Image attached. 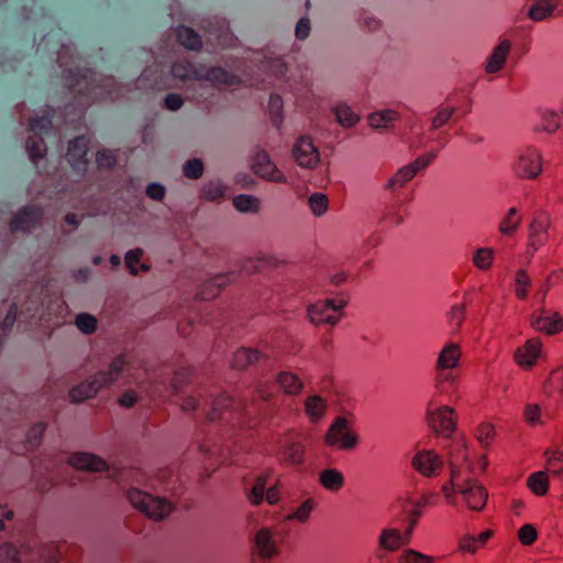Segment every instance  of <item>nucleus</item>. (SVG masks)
I'll use <instances>...</instances> for the list:
<instances>
[{
    "mask_svg": "<svg viewBox=\"0 0 563 563\" xmlns=\"http://www.w3.org/2000/svg\"><path fill=\"white\" fill-rule=\"evenodd\" d=\"M125 366L123 355L115 356L106 372H98L85 382L71 387L68 393L70 402L80 404L93 398L102 388L110 387L120 377Z\"/></svg>",
    "mask_w": 563,
    "mask_h": 563,
    "instance_id": "nucleus-1",
    "label": "nucleus"
},
{
    "mask_svg": "<svg viewBox=\"0 0 563 563\" xmlns=\"http://www.w3.org/2000/svg\"><path fill=\"white\" fill-rule=\"evenodd\" d=\"M132 506L153 520H162L173 511V506L165 499L154 497L137 488L128 492Z\"/></svg>",
    "mask_w": 563,
    "mask_h": 563,
    "instance_id": "nucleus-2",
    "label": "nucleus"
},
{
    "mask_svg": "<svg viewBox=\"0 0 563 563\" xmlns=\"http://www.w3.org/2000/svg\"><path fill=\"white\" fill-rule=\"evenodd\" d=\"M471 111V101L463 93H453L442 103L431 121V129L438 130L445 125L453 117L461 118Z\"/></svg>",
    "mask_w": 563,
    "mask_h": 563,
    "instance_id": "nucleus-3",
    "label": "nucleus"
},
{
    "mask_svg": "<svg viewBox=\"0 0 563 563\" xmlns=\"http://www.w3.org/2000/svg\"><path fill=\"white\" fill-rule=\"evenodd\" d=\"M44 220V209L37 205H26L19 208L9 221V230L12 234L18 232L31 233L41 227Z\"/></svg>",
    "mask_w": 563,
    "mask_h": 563,
    "instance_id": "nucleus-4",
    "label": "nucleus"
},
{
    "mask_svg": "<svg viewBox=\"0 0 563 563\" xmlns=\"http://www.w3.org/2000/svg\"><path fill=\"white\" fill-rule=\"evenodd\" d=\"M251 169L260 178L276 184H287V177L283 170L272 161L267 151L260 148L251 158Z\"/></svg>",
    "mask_w": 563,
    "mask_h": 563,
    "instance_id": "nucleus-5",
    "label": "nucleus"
},
{
    "mask_svg": "<svg viewBox=\"0 0 563 563\" xmlns=\"http://www.w3.org/2000/svg\"><path fill=\"white\" fill-rule=\"evenodd\" d=\"M291 155L301 168L314 169L320 163L319 150L307 135H301L295 141Z\"/></svg>",
    "mask_w": 563,
    "mask_h": 563,
    "instance_id": "nucleus-6",
    "label": "nucleus"
},
{
    "mask_svg": "<svg viewBox=\"0 0 563 563\" xmlns=\"http://www.w3.org/2000/svg\"><path fill=\"white\" fill-rule=\"evenodd\" d=\"M357 435L347 429V421L343 417H336L330 429L328 430L324 442L329 446H339L340 449L350 450L357 444Z\"/></svg>",
    "mask_w": 563,
    "mask_h": 563,
    "instance_id": "nucleus-7",
    "label": "nucleus"
},
{
    "mask_svg": "<svg viewBox=\"0 0 563 563\" xmlns=\"http://www.w3.org/2000/svg\"><path fill=\"white\" fill-rule=\"evenodd\" d=\"M202 81H208L213 88L218 90L239 88L243 84L241 77L234 73H231L221 66L206 65H203Z\"/></svg>",
    "mask_w": 563,
    "mask_h": 563,
    "instance_id": "nucleus-8",
    "label": "nucleus"
},
{
    "mask_svg": "<svg viewBox=\"0 0 563 563\" xmlns=\"http://www.w3.org/2000/svg\"><path fill=\"white\" fill-rule=\"evenodd\" d=\"M345 303L341 300L339 305H334L333 300L328 299L311 305L308 309L311 322L318 325L325 323L334 325L340 320V309Z\"/></svg>",
    "mask_w": 563,
    "mask_h": 563,
    "instance_id": "nucleus-9",
    "label": "nucleus"
},
{
    "mask_svg": "<svg viewBox=\"0 0 563 563\" xmlns=\"http://www.w3.org/2000/svg\"><path fill=\"white\" fill-rule=\"evenodd\" d=\"M551 216L548 211L537 210L533 212L532 221L529 227V245L538 250L549 240V229L551 227Z\"/></svg>",
    "mask_w": 563,
    "mask_h": 563,
    "instance_id": "nucleus-10",
    "label": "nucleus"
},
{
    "mask_svg": "<svg viewBox=\"0 0 563 563\" xmlns=\"http://www.w3.org/2000/svg\"><path fill=\"white\" fill-rule=\"evenodd\" d=\"M456 413L448 406L438 408L435 411H429L428 422L429 426L437 433L450 435L456 427Z\"/></svg>",
    "mask_w": 563,
    "mask_h": 563,
    "instance_id": "nucleus-11",
    "label": "nucleus"
},
{
    "mask_svg": "<svg viewBox=\"0 0 563 563\" xmlns=\"http://www.w3.org/2000/svg\"><path fill=\"white\" fill-rule=\"evenodd\" d=\"M412 467L426 477L438 475L443 468L441 456L433 450L418 452L411 461Z\"/></svg>",
    "mask_w": 563,
    "mask_h": 563,
    "instance_id": "nucleus-12",
    "label": "nucleus"
},
{
    "mask_svg": "<svg viewBox=\"0 0 563 563\" xmlns=\"http://www.w3.org/2000/svg\"><path fill=\"white\" fill-rule=\"evenodd\" d=\"M541 170L542 158L537 151L528 150L525 154L519 156L515 165L517 176L525 179L537 178Z\"/></svg>",
    "mask_w": 563,
    "mask_h": 563,
    "instance_id": "nucleus-13",
    "label": "nucleus"
},
{
    "mask_svg": "<svg viewBox=\"0 0 563 563\" xmlns=\"http://www.w3.org/2000/svg\"><path fill=\"white\" fill-rule=\"evenodd\" d=\"M459 494L463 496L467 507L474 511H481L485 507L488 498L486 488L471 481H466L463 484Z\"/></svg>",
    "mask_w": 563,
    "mask_h": 563,
    "instance_id": "nucleus-14",
    "label": "nucleus"
},
{
    "mask_svg": "<svg viewBox=\"0 0 563 563\" xmlns=\"http://www.w3.org/2000/svg\"><path fill=\"white\" fill-rule=\"evenodd\" d=\"M63 553H65L66 560L74 562L76 558L80 556V549L75 545H67L65 542H52L42 547L40 555L44 563H56Z\"/></svg>",
    "mask_w": 563,
    "mask_h": 563,
    "instance_id": "nucleus-15",
    "label": "nucleus"
},
{
    "mask_svg": "<svg viewBox=\"0 0 563 563\" xmlns=\"http://www.w3.org/2000/svg\"><path fill=\"white\" fill-rule=\"evenodd\" d=\"M203 64L196 65L189 59H178L173 63L170 74L175 79L183 82L202 81Z\"/></svg>",
    "mask_w": 563,
    "mask_h": 563,
    "instance_id": "nucleus-16",
    "label": "nucleus"
},
{
    "mask_svg": "<svg viewBox=\"0 0 563 563\" xmlns=\"http://www.w3.org/2000/svg\"><path fill=\"white\" fill-rule=\"evenodd\" d=\"M89 150V140L81 135L68 142L66 158L75 168H86L88 165L87 154Z\"/></svg>",
    "mask_w": 563,
    "mask_h": 563,
    "instance_id": "nucleus-17",
    "label": "nucleus"
},
{
    "mask_svg": "<svg viewBox=\"0 0 563 563\" xmlns=\"http://www.w3.org/2000/svg\"><path fill=\"white\" fill-rule=\"evenodd\" d=\"M541 340L539 338L529 339L522 346H519L515 352L516 363L525 368H531L540 356Z\"/></svg>",
    "mask_w": 563,
    "mask_h": 563,
    "instance_id": "nucleus-18",
    "label": "nucleus"
},
{
    "mask_svg": "<svg viewBox=\"0 0 563 563\" xmlns=\"http://www.w3.org/2000/svg\"><path fill=\"white\" fill-rule=\"evenodd\" d=\"M69 465L79 471L87 472H104L108 470V463L92 454L86 452H77L70 455Z\"/></svg>",
    "mask_w": 563,
    "mask_h": 563,
    "instance_id": "nucleus-19",
    "label": "nucleus"
},
{
    "mask_svg": "<svg viewBox=\"0 0 563 563\" xmlns=\"http://www.w3.org/2000/svg\"><path fill=\"white\" fill-rule=\"evenodd\" d=\"M510 48L511 42L508 38L501 40L489 55L485 70L488 74H495L501 70L509 55Z\"/></svg>",
    "mask_w": 563,
    "mask_h": 563,
    "instance_id": "nucleus-20",
    "label": "nucleus"
},
{
    "mask_svg": "<svg viewBox=\"0 0 563 563\" xmlns=\"http://www.w3.org/2000/svg\"><path fill=\"white\" fill-rule=\"evenodd\" d=\"M229 188L220 180H209L202 185L199 199L202 201L221 203L228 196Z\"/></svg>",
    "mask_w": 563,
    "mask_h": 563,
    "instance_id": "nucleus-21",
    "label": "nucleus"
},
{
    "mask_svg": "<svg viewBox=\"0 0 563 563\" xmlns=\"http://www.w3.org/2000/svg\"><path fill=\"white\" fill-rule=\"evenodd\" d=\"M462 351L459 344L448 343L439 354L437 361V371L455 368L461 360Z\"/></svg>",
    "mask_w": 563,
    "mask_h": 563,
    "instance_id": "nucleus-22",
    "label": "nucleus"
},
{
    "mask_svg": "<svg viewBox=\"0 0 563 563\" xmlns=\"http://www.w3.org/2000/svg\"><path fill=\"white\" fill-rule=\"evenodd\" d=\"M176 41L188 51H200L202 48L201 36L192 29L186 25H178L175 29Z\"/></svg>",
    "mask_w": 563,
    "mask_h": 563,
    "instance_id": "nucleus-23",
    "label": "nucleus"
},
{
    "mask_svg": "<svg viewBox=\"0 0 563 563\" xmlns=\"http://www.w3.org/2000/svg\"><path fill=\"white\" fill-rule=\"evenodd\" d=\"M531 324L536 330L547 334H555L563 330V319L558 312L552 316L533 317Z\"/></svg>",
    "mask_w": 563,
    "mask_h": 563,
    "instance_id": "nucleus-24",
    "label": "nucleus"
},
{
    "mask_svg": "<svg viewBox=\"0 0 563 563\" xmlns=\"http://www.w3.org/2000/svg\"><path fill=\"white\" fill-rule=\"evenodd\" d=\"M264 355L256 349L241 347L232 357V367L243 371L250 365L257 363Z\"/></svg>",
    "mask_w": 563,
    "mask_h": 563,
    "instance_id": "nucleus-25",
    "label": "nucleus"
},
{
    "mask_svg": "<svg viewBox=\"0 0 563 563\" xmlns=\"http://www.w3.org/2000/svg\"><path fill=\"white\" fill-rule=\"evenodd\" d=\"M255 547L262 559H269L277 554V549L272 541V533L268 529H261L255 536Z\"/></svg>",
    "mask_w": 563,
    "mask_h": 563,
    "instance_id": "nucleus-26",
    "label": "nucleus"
},
{
    "mask_svg": "<svg viewBox=\"0 0 563 563\" xmlns=\"http://www.w3.org/2000/svg\"><path fill=\"white\" fill-rule=\"evenodd\" d=\"M233 402V398L229 395L222 394L218 396L210 405L209 410L206 411V419L208 421L221 419L224 412L232 408Z\"/></svg>",
    "mask_w": 563,
    "mask_h": 563,
    "instance_id": "nucleus-27",
    "label": "nucleus"
},
{
    "mask_svg": "<svg viewBox=\"0 0 563 563\" xmlns=\"http://www.w3.org/2000/svg\"><path fill=\"white\" fill-rule=\"evenodd\" d=\"M277 383L284 393L290 396H297L303 389L302 380L291 372H280L277 376Z\"/></svg>",
    "mask_w": 563,
    "mask_h": 563,
    "instance_id": "nucleus-28",
    "label": "nucleus"
},
{
    "mask_svg": "<svg viewBox=\"0 0 563 563\" xmlns=\"http://www.w3.org/2000/svg\"><path fill=\"white\" fill-rule=\"evenodd\" d=\"M400 118L399 113L393 109H386L371 113L367 118L368 124L374 129H386L398 121Z\"/></svg>",
    "mask_w": 563,
    "mask_h": 563,
    "instance_id": "nucleus-29",
    "label": "nucleus"
},
{
    "mask_svg": "<svg viewBox=\"0 0 563 563\" xmlns=\"http://www.w3.org/2000/svg\"><path fill=\"white\" fill-rule=\"evenodd\" d=\"M271 475V471H265L255 477L254 484L247 494V499L253 506H258L263 503L266 483Z\"/></svg>",
    "mask_w": 563,
    "mask_h": 563,
    "instance_id": "nucleus-30",
    "label": "nucleus"
},
{
    "mask_svg": "<svg viewBox=\"0 0 563 563\" xmlns=\"http://www.w3.org/2000/svg\"><path fill=\"white\" fill-rule=\"evenodd\" d=\"M327 411V402L318 395L307 397L305 412L311 422H318Z\"/></svg>",
    "mask_w": 563,
    "mask_h": 563,
    "instance_id": "nucleus-31",
    "label": "nucleus"
},
{
    "mask_svg": "<svg viewBox=\"0 0 563 563\" xmlns=\"http://www.w3.org/2000/svg\"><path fill=\"white\" fill-rule=\"evenodd\" d=\"M25 146L30 158L34 164H37L38 161L44 158L47 153L44 139L37 133H34L26 139Z\"/></svg>",
    "mask_w": 563,
    "mask_h": 563,
    "instance_id": "nucleus-32",
    "label": "nucleus"
},
{
    "mask_svg": "<svg viewBox=\"0 0 563 563\" xmlns=\"http://www.w3.org/2000/svg\"><path fill=\"white\" fill-rule=\"evenodd\" d=\"M544 393L551 397H563V368L553 369L543 384Z\"/></svg>",
    "mask_w": 563,
    "mask_h": 563,
    "instance_id": "nucleus-33",
    "label": "nucleus"
},
{
    "mask_svg": "<svg viewBox=\"0 0 563 563\" xmlns=\"http://www.w3.org/2000/svg\"><path fill=\"white\" fill-rule=\"evenodd\" d=\"M232 205L242 213H257L261 209V200L252 195H238L233 197Z\"/></svg>",
    "mask_w": 563,
    "mask_h": 563,
    "instance_id": "nucleus-34",
    "label": "nucleus"
},
{
    "mask_svg": "<svg viewBox=\"0 0 563 563\" xmlns=\"http://www.w3.org/2000/svg\"><path fill=\"white\" fill-rule=\"evenodd\" d=\"M544 456L547 457V473L563 481V451H545Z\"/></svg>",
    "mask_w": 563,
    "mask_h": 563,
    "instance_id": "nucleus-35",
    "label": "nucleus"
},
{
    "mask_svg": "<svg viewBox=\"0 0 563 563\" xmlns=\"http://www.w3.org/2000/svg\"><path fill=\"white\" fill-rule=\"evenodd\" d=\"M559 0H537L529 10V16L534 21H541L552 14Z\"/></svg>",
    "mask_w": 563,
    "mask_h": 563,
    "instance_id": "nucleus-36",
    "label": "nucleus"
},
{
    "mask_svg": "<svg viewBox=\"0 0 563 563\" xmlns=\"http://www.w3.org/2000/svg\"><path fill=\"white\" fill-rule=\"evenodd\" d=\"M528 487L537 496H545L549 492V476L547 472L532 473L528 478Z\"/></svg>",
    "mask_w": 563,
    "mask_h": 563,
    "instance_id": "nucleus-37",
    "label": "nucleus"
},
{
    "mask_svg": "<svg viewBox=\"0 0 563 563\" xmlns=\"http://www.w3.org/2000/svg\"><path fill=\"white\" fill-rule=\"evenodd\" d=\"M521 223V217L518 214L517 208L512 207L499 223V232L503 235H512Z\"/></svg>",
    "mask_w": 563,
    "mask_h": 563,
    "instance_id": "nucleus-38",
    "label": "nucleus"
},
{
    "mask_svg": "<svg viewBox=\"0 0 563 563\" xmlns=\"http://www.w3.org/2000/svg\"><path fill=\"white\" fill-rule=\"evenodd\" d=\"M224 276H217L216 279H210L205 283H202L199 286V290L197 296L201 300H211L218 297L222 290V283H219L218 280L223 279Z\"/></svg>",
    "mask_w": 563,
    "mask_h": 563,
    "instance_id": "nucleus-39",
    "label": "nucleus"
},
{
    "mask_svg": "<svg viewBox=\"0 0 563 563\" xmlns=\"http://www.w3.org/2000/svg\"><path fill=\"white\" fill-rule=\"evenodd\" d=\"M319 479L321 485L330 490H339L344 484L342 474L334 468L322 471L320 473Z\"/></svg>",
    "mask_w": 563,
    "mask_h": 563,
    "instance_id": "nucleus-40",
    "label": "nucleus"
},
{
    "mask_svg": "<svg viewBox=\"0 0 563 563\" xmlns=\"http://www.w3.org/2000/svg\"><path fill=\"white\" fill-rule=\"evenodd\" d=\"M380 548L386 549L388 551H397L401 544V534L397 529H385L383 530L379 538Z\"/></svg>",
    "mask_w": 563,
    "mask_h": 563,
    "instance_id": "nucleus-41",
    "label": "nucleus"
},
{
    "mask_svg": "<svg viewBox=\"0 0 563 563\" xmlns=\"http://www.w3.org/2000/svg\"><path fill=\"white\" fill-rule=\"evenodd\" d=\"M338 122L345 128L354 126L360 121V115L347 104H339L334 108Z\"/></svg>",
    "mask_w": 563,
    "mask_h": 563,
    "instance_id": "nucleus-42",
    "label": "nucleus"
},
{
    "mask_svg": "<svg viewBox=\"0 0 563 563\" xmlns=\"http://www.w3.org/2000/svg\"><path fill=\"white\" fill-rule=\"evenodd\" d=\"M466 319V305L460 303L451 308L446 314L449 327L453 332H459Z\"/></svg>",
    "mask_w": 563,
    "mask_h": 563,
    "instance_id": "nucleus-43",
    "label": "nucleus"
},
{
    "mask_svg": "<svg viewBox=\"0 0 563 563\" xmlns=\"http://www.w3.org/2000/svg\"><path fill=\"white\" fill-rule=\"evenodd\" d=\"M415 177V172L407 165L400 168L386 184V189L395 191L402 188L409 180Z\"/></svg>",
    "mask_w": 563,
    "mask_h": 563,
    "instance_id": "nucleus-44",
    "label": "nucleus"
},
{
    "mask_svg": "<svg viewBox=\"0 0 563 563\" xmlns=\"http://www.w3.org/2000/svg\"><path fill=\"white\" fill-rule=\"evenodd\" d=\"M531 287V278L526 269H519L515 277V295L518 299L525 300Z\"/></svg>",
    "mask_w": 563,
    "mask_h": 563,
    "instance_id": "nucleus-45",
    "label": "nucleus"
},
{
    "mask_svg": "<svg viewBox=\"0 0 563 563\" xmlns=\"http://www.w3.org/2000/svg\"><path fill=\"white\" fill-rule=\"evenodd\" d=\"M306 448L301 443H291L284 450V460L294 465H299L305 460Z\"/></svg>",
    "mask_w": 563,
    "mask_h": 563,
    "instance_id": "nucleus-46",
    "label": "nucleus"
},
{
    "mask_svg": "<svg viewBox=\"0 0 563 563\" xmlns=\"http://www.w3.org/2000/svg\"><path fill=\"white\" fill-rule=\"evenodd\" d=\"M142 256H143V251L141 249L130 250L125 254V258H124L125 266L132 275H136L140 269H142V271L148 269V267L145 265H141L139 267Z\"/></svg>",
    "mask_w": 563,
    "mask_h": 563,
    "instance_id": "nucleus-47",
    "label": "nucleus"
},
{
    "mask_svg": "<svg viewBox=\"0 0 563 563\" xmlns=\"http://www.w3.org/2000/svg\"><path fill=\"white\" fill-rule=\"evenodd\" d=\"M76 327L85 334H92L97 330V318L92 314L82 312L76 316Z\"/></svg>",
    "mask_w": 563,
    "mask_h": 563,
    "instance_id": "nucleus-48",
    "label": "nucleus"
},
{
    "mask_svg": "<svg viewBox=\"0 0 563 563\" xmlns=\"http://www.w3.org/2000/svg\"><path fill=\"white\" fill-rule=\"evenodd\" d=\"M308 203L312 213L320 217L328 210L329 199L322 192H314L309 197Z\"/></svg>",
    "mask_w": 563,
    "mask_h": 563,
    "instance_id": "nucleus-49",
    "label": "nucleus"
},
{
    "mask_svg": "<svg viewBox=\"0 0 563 563\" xmlns=\"http://www.w3.org/2000/svg\"><path fill=\"white\" fill-rule=\"evenodd\" d=\"M203 172L205 166L200 158L188 159L183 166V174L189 179H199Z\"/></svg>",
    "mask_w": 563,
    "mask_h": 563,
    "instance_id": "nucleus-50",
    "label": "nucleus"
},
{
    "mask_svg": "<svg viewBox=\"0 0 563 563\" xmlns=\"http://www.w3.org/2000/svg\"><path fill=\"white\" fill-rule=\"evenodd\" d=\"M493 260L494 252L488 247L477 250L473 257L474 265L482 271L490 268Z\"/></svg>",
    "mask_w": 563,
    "mask_h": 563,
    "instance_id": "nucleus-51",
    "label": "nucleus"
},
{
    "mask_svg": "<svg viewBox=\"0 0 563 563\" xmlns=\"http://www.w3.org/2000/svg\"><path fill=\"white\" fill-rule=\"evenodd\" d=\"M18 316V305L12 303L4 317L2 324L0 325V345L2 344L4 338L9 334L11 328L13 327Z\"/></svg>",
    "mask_w": 563,
    "mask_h": 563,
    "instance_id": "nucleus-52",
    "label": "nucleus"
},
{
    "mask_svg": "<svg viewBox=\"0 0 563 563\" xmlns=\"http://www.w3.org/2000/svg\"><path fill=\"white\" fill-rule=\"evenodd\" d=\"M357 23L367 32H375L382 27V22L377 18L369 15L367 12L362 11L357 16Z\"/></svg>",
    "mask_w": 563,
    "mask_h": 563,
    "instance_id": "nucleus-53",
    "label": "nucleus"
},
{
    "mask_svg": "<svg viewBox=\"0 0 563 563\" xmlns=\"http://www.w3.org/2000/svg\"><path fill=\"white\" fill-rule=\"evenodd\" d=\"M517 536L522 545H532L537 541L538 531L532 525L527 523L518 530Z\"/></svg>",
    "mask_w": 563,
    "mask_h": 563,
    "instance_id": "nucleus-54",
    "label": "nucleus"
},
{
    "mask_svg": "<svg viewBox=\"0 0 563 563\" xmlns=\"http://www.w3.org/2000/svg\"><path fill=\"white\" fill-rule=\"evenodd\" d=\"M398 563H433V559L418 551L407 550L399 556Z\"/></svg>",
    "mask_w": 563,
    "mask_h": 563,
    "instance_id": "nucleus-55",
    "label": "nucleus"
},
{
    "mask_svg": "<svg viewBox=\"0 0 563 563\" xmlns=\"http://www.w3.org/2000/svg\"><path fill=\"white\" fill-rule=\"evenodd\" d=\"M0 563H21L18 550L8 543L0 545Z\"/></svg>",
    "mask_w": 563,
    "mask_h": 563,
    "instance_id": "nucleus-56",
    "label": "nucleus"
},
{
    "mask_svg": "<svg viewBox=\"0 0 563 563\" xmlns=\"http://www.w3.org/2000/svg\"><path fill=\"white\" fill-rule=\"evenodd\" d=\"M459 476L460 475L457 470L453 465H451L450 482L442 486V492L444 493L446 498L451 497L452 492L459 493L460 488L463 486L457 481Z\"/></svg>",
    "mask_w": 563,
    "mask_h": 563,
    "instance_id": "nucleus-57",
    "label": "nucleus"
},
{
    "mask_svg": "<svg viewBox=\"0 0 563 563\" xmlns=\"http://www.w3.org/2000/svg\"><path fill=\"white\" fill-rule=\"evenodd\" d=\"M479 545L475 537L471 534H466L462 537L459 541V550L462 553H471L474 554L478 550Z\"/></svg>",
    "mask_w": 563,
    "mask_h": 563,
    "instance_id": "nucleus-58",
    "label": "nucleus"
},
{
    "mask_svg": "<svg viewBox=\"0 0 563 563\" xmlns=\"http://www.w3.org/2000/svg\"><path fill=\"white\" fill-rule=\"evenodd\" d=\"M314 503L311 499H307L301 504V506L288 518L297 519L300 522H305L309 516L311 510L313 509Z\"/></svg>",
    "mask_w": 563,
    "mask_h": 563,
    "instance_id": "nucleus-59",
    "label": "nucleus"
},
{
    "mask_svg": "<svg viewBox=\"0 0 563 563\" xmlns=\"http://www.w3.org/2000/svg\"><path fill=\"white\" fill-rule=\"evenodd\" d=\"M146 196L155 201H162L165 197V187L158 183H152L146 187Z\"/></svg>",
    "mask_w": 563,
    "mask_h": 563,
    "instance_id": "nucleus-60",
    "label": "nucleus"
},
{
    "mask_svg": "<svg viewBox=\"0 0 563 563\" xmlns=\"http://www.w3.org/2000/svg\"><path fill=\"white\" fill-rule=\"evenodd\" d=\"M523 415L528 423L534 424L540 421L541 408L538 405H527Z\"/></svg>",
    "mask_w": 563,
    "mask_h": 563,
    "instance_id": "nucleus-61",
    "label": "nucleus"
},
{
    "mask_svg": "<svg viewBox=\"0 0 563 563\" xmlns=\"http://www.w3.org/2000/svg\"><path fill=\"white\" fill-rule=\"evenodd\" d=\"M191 376V369L190 368H180L177 371L173 377V387L175 389L181 388L183 385L187 384L189 382V378Z\"/></svg>",
    "mask_w": 563,
    "mask_h": 563,
    "instance_id": "nucleus-62",
    "label": "nucleus"
},
{
    "mask_svg": "<svg viewBox=\"0 0 563 563\" xmlns=\"http://www.w3.org/2000/svg\"><path fill=\"white\" fill-rule=\"evenodd\" d=\"M234 184L239 189L249 190L256 186V180L247 174H239L234 178Z\"/></svg>",
    "mask_w": 563,
    "mask_h": 563,
    "instance_id": "nucleus-63",
    "label": "nucleus"
},
{
    "mask_svg": "<svg viewBox=\"0 0 563 563\" xmlns=\"http://www.w3.org/2000/svg\"><path fill=\"white\" fill-rule=\"evenodd\" d=\"M165 108L170 111L179 110L184 104V99L178 93H168L164 100Z\"/></svg>",
    "mask_w": 563,
    "mask_h": 563,
    "instance_id": "nucleus-64",
    "label": "nucleus"
}]
</instances>
